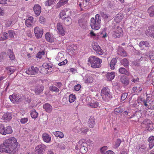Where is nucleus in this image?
Returning <instances> with one entry per match:
<instances>
[{"instance_id":"58","label":"nucleus","mask_w":154,"mask_h":154,"mask_svg":"<svg viewBox=\"0 0 154 154\" xmlns=\"http://www.w3.org/2000/svg\"><path fill=\"white\" fill-rule=\"evenodd\" d=\"M121 143V140L119 139H118L114 145L115 147L116 148H118L120 146Z\"/></svg>"},{"instance_id":"11","label":"nucleus","mask_w":154,"mask_h":154,"mask_svg":"<svg viewBox=\"0 0 154 154\" xmlns=\"http://www.w3.org/2000/svg\"><path fill=\"white\" fill-rule=\"evenodd\" d=\"M143 123L147 125L146 128L149 131H151L153 129V124L151 121L149 120L143 121Z\"/></svg>"},{"instance_id":"23","label":"nucleus","mask_w":154,"mask_h":154,"mask_svg":"<svg viewBox=\"0 0 154 154\" xmlns=\"http://www.w3.org/2000/svg\"><path fill=\"white\" fill-rule=\"evenodd\" d=\"M115 72H113L107 73L106 75L107 80L111 81L114 79L115 76Z\"/></svg>"},{"instance_id":"42","label":"nucleus","mask_w":154,"mask_h":154,"mask_svg":"<svg viewBox=\"0 0 154 154\" xmlns=\"http://www.w3.org/2000/svg\"><path fill=\"white\" fill-rule=\"evenodd\" d=\"M56 0H48L45 2V5L47 6H51L54 3Z\"/></svg>"},{"instance_id":"33","label":"nucleus","mask_w":154,"mask_h":154,"mask_svg":"<svg viewBox=\"0 0 154 154\" xmlns=\"http://www.w3.org/2000/svg\"><path fill=\"white\" fill-rule=\"evenodd\" d=\"M79 26L82 28H84L86 26V23L83 19H80L79 20Z\"/></svg>"},{"instance_id":"3","label":"nucleus","mask_w":154,"mask_h":154,"mask_svg":"<svg viewBox=\"0 0 154 154\" xmlns=\"http://www.w3.org/2000/svg\"><path fill=\"white\" fill-rule=\"evenodd\" d=\"M99 14H97L95 18L92 17L91 19L90 25L93 29L98 30L100 28L101 20Z\"/></svg>"},{"instance_id":"49","label":"nucleus","mask_w":154,"mask_h":154,"mask_svg":"<svg viewBox=\"0 0 154 154\" xmlns=\"http://www.w3.org/2000/svg\"><path fill=\"white\" fill-rule=\"evenodd\" d=\"M5 128L4 125L2 124H0V133L1 134L5 135Z\"/></svg>"},{"instance_id":"52","label":"nucleus","mask_w":154,"mask_h":154,"mask_svg":"<svg viewBox=\"0 0 154 154\" xmlns=\"http://www.w3.org/2000/svg\"><path fill=\"white\" fill-rule=\"evenodd\" d=\"M50 90L53 91H55L56 92H58L59 91V89L57 88L56 87L53 86H51L49 87Z\"/></svg>"},{"instance_id":"45","label":"nucleus","mask_w":154,"mask_h":154,"mask_svg":"<svg viewBox=\"0 0 154 154\" xmlns=\"http://www.w3.org/2000/svg\"><path fill=\"white\" fill-rule=\"evenodd\" d=\"M8 33L6 32H4L3 33V37H0V40H4L7 39L8 37Z\"/></svg>"},{"instance_id":"13","label":"nucleus","mask_w":154,"mask_h":154,"mask_svg":"<svg viewBox=\"0 0 154 154\" xmlns=\"http://www.w3.org/2000/svg\"><path fill=\"white\" fill-rule=\"evenodd\" d=\"M57 29L59 33L62 36L65 35V32L63 28V26L61 23H59L57 24Z\"/></svg>"},{"instance_id":"36","label":"nucleus","mask_w":154,"mask_h":154,"mask_svg":"<svg viewBox=\"0 0 154 154\" xmlns=\"http://www.w3.org/2000/svg\"><path fill=\"white\" fill-rule=\"evenodd\" d=\"M13 131L11 127L8 126L6 128V131H5V135L6 134H11L12 133Z\"/></svg>"},{"instance_id":"26","label":"nucleus","mask_w":154,"mask_h":154,"mask_svg":"<svg viewBox=\"0 0 154 154\" xmlns=\"http://www.w3.org/2000/svg\"><path fill=\"white\" fill-rule=\"evenodd\" d=\"M149 146L150 149H151L154 146V137L152 136L148 139Z\"/></svg>"},{"instance_id":"37","label":"nucleus","mask_w":154,"mask_h":154,"mask_svg":"<svg viewBox=\"0 0 154 154\" xmlns=\"http://www.w3.org/2000/svg\"><path fill=\"white\" fill-rule=\"evenodd\" d=\"M121 64L124 66H127L129 65V61L126 58H124L121 61Z\"/></svg>"},{"instance_id":"15","label":"nucleus","mask_w":154,"mask_h":154,"mask_svg":"<svg viewBox=\"0 0 154 154\" xmlns=\"http://www.w3.org/2000/svg\"><path fill=\"white\" fill-rule=\"evenodd\" d=\"M93 78L92 76L90 74H87L84 78L85 82L87 84L92 83L93 81Z\"/></svg>"},{"instance_id":"41","label":"nucleus","mask_w":154,"mask_h":154,"mask_svg":"<svg viewBox=\"0 0 154 154\" xmlns=\"http://www.w3.org/2000/svg\"><path fill=\"white\" fill-rule=\"evenodd\" d=\"M139 45L140 47H144V46L146 47H149V44L147 41H141L139 44Z\"/></svg>"},{"instance_id":"39","label":"nucleus","mask_w":154,"mask_h":154,"mask_svg":"<svg viewBox=\"0 0 154 154\" xmlns=\"http://www.w3.org/2000/svg\"><path fill=\"white\" fill-rule=\"evenodd\" d=\"M89 106H91V107L92 108H97L98 107H100L99 106V104L98 102H91L89 103Z\"/></svg>"},{"instance_id":"7","label":"nucleus","mask_w":154,"mask_h":154,"mask_svg":"<svg viewBox=\"0 0 154 154\" xmlns=\"http://www.w3.org/2000/svg\"><path fill=\"white\" fill-rule=\"evenodd\" d=\"M47 148V146L43 144L38 145L35 148V152L36 154H43Z\"/></svg>"},{"instance_id":"27","label":"nucleus","mask_w":154,"mask_h":154,"mask_svg":"<svg viewBox=\"0 0 154 154\" xmlns=\"http://www.w3.org/2000/svg\"><path fill=\"white\" fill-rule=\"evenodd\" d=\"M64 24L67 26L71 24L72 22V20L70 18V16H69L66 18H65L64 20H62Z\"/></svg>"},{"instance_id":"20","label":"nucleus","mask_w":154,"mask_h":154,"mask_svg":"<svg viewBox=\"0 0 154 154\" xmlns=\"http://www.w3.org/2000/svg\"><path fill=\"white\" fill-rule=\"evenodd\" d=\"M33 10L36 15L38 16L40 14L41 12V8L39 5L38 4L35 5L33 8Z\"/></svg>"},{"instance_id":"63","label":"nucleus","mask_w":154,"mask_h":154,"mask_svg":"<svg viewBox=\"0 0 154 154\" xmlns=\"http://www.w3.org/2000/svg\"><path fill=\"white\" fill-rule=\"evenodd\" d=\"M12 22L11 20H8L6 22L5 25L7 27H8L12 25Z\"/></svg>"},{"instance_id":"35","label":"nucleus","mask_w":154,"mask_h":154,"mask_svg":"<svg viewBox=\"0 0 154 154\" xmlns=\"http://www.w3.org/2000/svg\"><path fill=\"white\" fill-rule=\"evenodd\" d=\"M45 38L47 41L50 42H52L53 40L51 37V35L48 32L46 33L45 35Z\"/></svg>"},{"instance_id":"40","label":"nucleus","mask_w":154,"mask_h":154,"mask_svg":"<svg viewBox=\"0 0 154 154\" xmlns=\"http://www.w3.org/2000/svg\"><path fill=\"white\" fill-rule=\"evenodd\" d=\"M143 57H142L139 60H136L133 61L132 63L133 65L137 67L139 66H140V61L143 60Z\"/></svg>"},{"instance_id":"43","label":"nucleus","mask_w":154,"mask_h":154,"mask_svg":"<svg viewBox=\"0 0 154 154\" xmlns=\"http://www.w3.org/2000/svg\"><path fill=\"white\" fill-rule=\"evenodd\" d=\"M40 72L43 74H47L48 72H50L52 71L50 69V71H48V70L45 69L44 67H42L40 69Z\"/></svg>"},{"instance_id":"12","label":"nucleus","mask_w":154,"mask_h":154,"mask_svg":"<svg viewBox=\"0 0 154 154\" xmlns=\"http://www.w3.org/2000/svg\"><path fill=\"white\" fill-rule=\"evenodd\" d=\"M33 18L32 16H30L26 20L25 24L28 27H30L32 26L33 23Z\"/></svg>"},{"instance_id":"44","label":"nucleus","mask_w":154,"mask_h":154,"mask_svg":"<svg viewBox=\"0 0 154 154\" xmlns=\"http://www.w3.org/2000/svg\"><path fill=\"white\" fill-rule=\"evenodd\" d=\"M31 115L32 118L35 119L38 116V113L35 110H33L31 111Z\"/></svg>"},{"instance_id":"10","label":"nucleus","mask_w":154,"mask_h":154,"mask_svg":"<svg viewBox=\"0 0 154 154\" xmlns=\"http://www.w3.org/2000/svg\"><path fill=\"white\" fill-rule=\"evenodd\" d=\"M123 32L122 29L119 27H117L113 34V36L115 38H119L123 35Z\"/></svg>"},{"instance_id":"61","label":"nucleus","mask_w":154,"mask_h":154,"mask_svg":"<svg viewBox=\"0 0 154 154\" xmlns=\"http://www.w3.org/2000/svg\"><path fill=\"white\" fill-rule=\"evenodd\" d=\"M107 149V147L104 146L101 148L100 149V152L101 153H103L105 152V151Z\"/></svg>"},{"instance_id":"59","label":"nucleus","mask_w":154,"mask_h":154,"mask_svg":"<svg viewBox=\"0 0 154 154\" xmlns=\"http://www.w3.org/2000/svg\"><path fill=\"white\" fill-rule=\"evenodd\" d=\"M128 96L126 93H123L121 96V99L122 100H124L126 99Z\"/></svg>"},{"instance_id":"29","label":"nucleus","mask_w":154,"mask_h":154,"mask_svg":"<svg viewBox=\"0 0 154 154\" xmlns=\"http://www.w3.org/2000/svg\"><path fill=\"white\" fill-rule=\"evenodd\" d=\"M117 62L116 59L115 58H113L111 60L110 63V66L111 69H114L115 68V66Z\"/></svg>"},{"instance_id":"4","label":"nucleus","mask_w":154,"mask_h":154,"mask_svg":"<svg viewBox=\"0 0 154 154\" xmlns=\"http://www.w3.org/2000/svg\"><path fill=\"white\" fill-rule=\"evenodd\" d=\"M110 89L107 87L103 88L101 91V94L103 100L107 101L110 100L112 96L110 94Z\"/></svg>"},{"instance_id":"2","label":"nucleus","mask_w":154,"mask_h":154,"mask_svg":"<svg viewBox=\"0 0 154 154\" xmlns=\"http://www.w3.org/2000/svg\"><path fill=\"white\" fill-rule=\"evenodd\" d=\"M88 64L94 68H99L101 66V63L102 62V60L95 56L90 57L88 58Z\"/></svg>"},{"instance_id":"57","label":"nucleus","mask_w":154,"mask_h":154,"mask_svg":"<svg viewBox=\"0 0 154 154\" xmlns=\"http://www.w3.org/2000/svg\"><path fill=\"white\" fill-rule=\"evenodd\" d=\"M28 120V118H24L21 119L20 121V122L22 124H24L26 123Z\"/></svg>"},{"instance_id":"56","label":"nucleus","mask_w":154,"mask_h":154,"mask_svg":"<svg viewBox=\"0 0 154 154\" xmlns=\"http://www.w3.org/2000/svg\"><path fill=\"white\" fill-rule=\"evenodd\" d=\"M7 69L11 73L10 75L13 73L16 70V68L13 67H8Z\"/></svg>"},{"instance_id":"24","label":"nucleus","mask_w":154,"mask_h":154,"mask_svg":"<svg viewBox=\"0 0 154 154\" xmlns=\"http://www.w3.org/2000/svg\"><path fill=\"white\" fill-rule=\"evenodd\" d=\"M88 126L90 128H93L95 125L94 118L93 116H91L88 121Z\"/></svg>"},{"instance_id":"9","label":"nucleus","mask_w":154,"mask_h":154,"mask_svg":"<svg viewBox=\"0 0 154 154\" xmlns=\"http://www.w3.org/2000/svg\"><path fill=\"white\" fill-rule=\"evenodd\" d=\"M39 70L37 67L32 66L31 67L28 68L26 70V72L28 75H32L37 73Z\"/></svg>"},{"instance_id":"21","label":"nucleus","mask_w":154,"mask_h":154,"mask_svg":"<svg viewBox=\"0 0 154 154\" xmlns=\"http://www.w3.org/2000/svg\"><path fill=\"white\" fill-rule=\"evenodd\" d=\"M118 54L121 56L124 57L127 56L128 54L123 49L122 47L119 48Z\"/></svg>"},{"instance_id":"22","label":"nucleus","mask_w":154,"mask_h":154,"mask_svg":"<svg viewBox=\"0 0 154 154\" xmlns=\"http://www.w3.org/2000/svg\"><path fill=\"white\" fill-rule=\"evenodd\" d=\"M43 108L45 111L48 113L51 112L52 109V106L48 103L44 104L43 106Z\"/></svg>"},{"instance_id":"50","label":"nucleus","mask_w":154,"mask_h":154,"mask_svg":"<svg viewBox=\"0 0 154 154\" xmlns=\"http://www.w3.org/2000/svg\"><path fill=\"white\" fill-rule=\"evenodd\" d=\"M82 2L79 5L81 6L82 5L83 7H86L87 6L88 2H89V0H82Z\"/></svg>"},{"instance_id":"25","label":"nucleus","mask_w":154,"mask_h":154,"mask_svg":"<svg viewBox=\"0 0 154 154\" xmlns=\"http://www.w3.org/2000/svg\"><path fill=\"white\" fill-rule=\"evenodd\" d=\"M42 138L44 141L47 142H49L51 140V137L48 134L44 133L42 134Z\"/></svg>"},{"instance_id":"46","label":"nucleus","mask_w":154,"mask_h":154,"mask_svg":"<svg viewBox=\"0 0 154 154\" xmlns=\"http://www.w3.org/2000/svg\"><path fill=\"white\" fill-rule=\"evenodd\" d=\"M75 95L70 94L69 96V101L70 103L73 102L75 100Z\"/></svg>"},{"instance_id":"34","label":"nucleus","mask_w":154,"mask_h":154,"mask_svg":"<svg viewBox=\"0 0 154 154\" xmlns=\"http://www.w3.org/2000/svg\"><path fill=\"white\" fill-rule=\"evenodd\" d=\"M148 11L150 17H153L154 16V6H152L148 8Z\"/></svg>"},{"instance_id":"14","label":"nucleus","mask_w":154,"mask_h":154,"mask_svg":"<svg viewBox=\"0 0 154 154\" xmlns=\"http://www.w3.org/2000/svg\"><path fill=\"white\" fill-rule=\"evenodd\" d=\"M44 89V86L42 85L36 86L34 89L35 93L36 95H39L42 92Z\"/></svg>"},{"instance_id":"16","label":"nucleus","mask_w":154,"mask_h":154,"mask_svg":"<svg viewBox=\"0 0 154 154\" xmlns=\"http://www.w3.org/2000/svg\"><path fill=\"white\" fill-rule=\"evenodd\" d=\"M93 48L96 52L99 55H101L103 54V51L101 49L99 45L97 44L94 45L93 46Z\"/></svg>"},{"instance_id":"62","label":"nucleus","mask_w":154,"mask_h":154,"mask_svg":"<svg viewBox=\"0 0 154 154\" xmlns=\"http://www.w3.org/2000/svg\"><path fill=\"white\" fill-rule=\"evenodd\" d=\"M100 14L103 18H108V15L106 14H105L104 12H100Z\"/></svg>"},{"instance_id":"48","label":"nucleus","mask_w":154,"mask_h":154,"mask_svg":"<svg viewBox=\"0 0 154 154\" xmlns=\"http://www.w3.org/2000/svg\"><path fill=\"white\" fill-rule=\"evenodd\" d=\"M8 33L10 38H14V35H15V33L14 31L12 30H9L8 31Z\"/></svg>"},{"instance_id":"51","label":"nucleus","mask_w":154,"mask_h":154,"mask_svg":"<svg viewBox=\"0 0 154 154\" xmlns=\"http://www.w3.org/2000/svg\"><path fill=\"white\" fill-rule=\"evenodd\" d=\"M45 54V52L44 51H40L37 54L36 57L38 58H41Z\"/></svg>"},{"instance_id":"60","label":"nucleus","mask_w":154,"mask_h":154,"mask_svg":"<svg viewBox=\"0 0 154 154\" xmlns=\"http://www.w3.org/2000/svg\"><path fill=\"white\" fill-rule=\"evenodd\" d=\"M80 128L79 127L77 126L75 127L73 130V131L75 133H79L80 132Z\"/></svg>"},{"instance_id":"1","label":"nucleus","mask_w":154,"mask_h":154,"mask_svg":"<svg viewBox=\"0 0 154 154\" xmlns=\"http://www.w3.org/2000/svg\"><path fill=\"white\" fill-rule=\"evenodd\" d=\"M19 146L16 139L11 137L5 140L3 144L0 145V152L15 154L17 152Z\"/></svg>"},{"instance_id":"53","label":"nucleus","mask_w":154,"mask_h":154,"mask_svg":"<svg viewBox=\"0 0 154 154\" xmlns=\"http://www.w3.org/2000/svg\"><path fill=\"white\" fill-rule=\"evenodd\" d=\"M84 143H86V146H87L89 148L90 146L93 144V142L90 139H88L86 140L85 142Z\"/></svg>"},{"instance_id":"30","label":"nucleus","mask_w":154,"mask_h":154,"mask_svg":"<svg viewBox=\"0 0 154 154\" xmlns=\"http://www.w3.org/2000/svg\"><path fill=\"white\" fill-rule=\"evenodd\" d=\"M53 133L56 137H59L60 138H62L64 137V135L63 133L61 132L56 131L53 132Z\"/></svg>"},{"instance_id":"55","label":"nucleus","mask_w":154,"mask_h":154,"mask_svg":"<svg viewBox=\"0 0 154 154\" xmlns=\"http://www.w3.org/2000/svg\"><path fill=\"white\" fill-rule=\"evenodd\" d=\"M42 67H44L46 69L48 70V71H50V69L51 70L52 68V66H49L48 64L46 63L42 65Z\"/></svg>"},{"instance_id":"8","label":"nucleus","mask_w":154,"mask_h":154,"mask_svg":"<svg viewBox=\"0 0 154 154\" xmlns=\"http://www.w3.org/2000/svg\"><path fill=\"white\" fill-rule=\"evenodd\" d=\"M34 32L35 36L37 38H41L43 33V29L38 26H36L34 28Z\"/></svg>"},{"instance_id":"47","label":"nucleus","mask_w":154,"mask_h":154,"mask_svg":"<svg viewBox=\"0 0 154 154\" xmlns=\"http://www.w3.org/2000/svg\"><path fill=\"white\" fill-rule=\"evenodd\" d=\"M88 129L86 128H81L80 129V132L82 134H86L87 133L88 131Z\"/></svg>"},{"instance_id":"28","label":"nucleus","mask_w":154,"mask_h":154,"mask_svg":"<svg viewBox=\"0 0 154 154\" xmlns=\"http://www.w3.org/2000/svg\"><path fill=\"white\" fill-rule=\"evenodd\" d=\"M123 17V15L121 14H117L114 20L116 22L119 23L122 20Z\"/></svg>"},{"instance_id":"54","label":"nucleus","mask_w":154,"mask_h":154,"mask_svg":"<svg viewBox=\"0 0 154 154\" xmlns=\"http://www.w3.org/2000/svg\"><path fill=\"white\" fill-rule=\"evenodd\" d=\"M124 110L121 107H119L118 108H116L114 110V112L115 113H120L122 112Z\"/></svg>"},{"instance_id":"19","label":"nucleus","mask_w":154,"mask_h":154,"mask_svg":"<svg viewBox=\"0 0 154 154\" xmlns=\"http://www.w3.org/2000/svg\"><path fill=\"white\" fill-rule=\"evenodd\" d=\"M120 81L124 86L127 85L129 83L128 79L125 75H123L120 78Z\"/></svg>"},{"instance_id":"17","label":"nucleus","mask_w":154,"mask_h":154,"mask_svg":"<svg viewBox=\"0 0 154 154\" xmlns=\"http://www.w3.org/2000/svg\"><path fill=\"white\" fill-rule=\"evenodd\" d=\"M86 144L84 143H82L81 144L80 151L82 153H85L87 151L88 147H86Z\"/></svg>"},{"instance_id":"32","label":"nucleus","mask_w":154,"mask_h":154,"mask_svg":"<svg viewBox=\"0 0 154 154\" xmlns=\"http://www.w3.org/2000/svg\"><path fill=\"white\" fill-rule=\"evenodd\" d=\"M119 72L122 74H124L126 75H129V73L127 70L123 67H121L119 69Z\"/></svg>"},{"instance_id":"5","label":"nucleus","mask_w":154,"mask_h":154,"mask_svg":"<svg viewBox=\"0 0 154 154\" xmlns=\"http://www.w3.org/2000/svg\"><path fill=\"white\" fill-rule=\"evenodd\" d=\"M71 15V11L69 8H65L60 12L59 17L62 20L66 18Z\"/></svg>"},{"instance_id":"6","label":"nucleus","mask_w":154,"mask_h":154,"mask_svg":"<svg viewBox=\"0 0 154 154\" xmlns=\"http://www.w3.org/2000/svg\"><path fill=\"white\" fill-rule=\"evenodd\" d=\"M9 98L11 101L13 103H18L21 102L22 99L21 97L19 94L14 93L10 95Z\"/></svg>"},{"instance_id":"31","label":"nucleus","mask_w":154,"mask_h":154,"mask_svg":"<svg viewBox=\"0 0 154 154\" xmlns=\"http://www.w3.org/2000/svg\"><path fill=\"white\" fill-rule=\"evenodd\" d=\"M68 1V0H60L57 4V7L60 8L66 4L67 3Z\"/></svg>"},{"instance_id":"38","label":"nucleus","mask_w":154,"mask_h":154,"mask_svg":"<svg viewBox=\"0 0 154 154\" xmlns=\"http://www.w3.org/2000/svg\"><path fill=\"white\" fill-rule=\"evenodd\" d=\"M8 52L9 54L10 60H13L15 59V56L13 52L11 49H9Z\"/></svg>"},{"instance_id":"18","label":"nucleus","mask_w":154,"mask_h":154,"mask_svg":"<svg viewBox=\"0 0 154 154\" xmlns=\"http://www.w3.org/2000/svg\"><path fill=\"white\" fill-rule=\"evenodd\" d=\"M12 119L11 115V113H7L5 114L2 118V120H3L5 122H7V121H9Z\"/></svg>"},{"instance_id":"64","label":"nucleus","mask_w":154,"mask_h":154,"mask_svg":"<svg viewBox=\"0 0 154 154\" xmlns=\"http://www.w3.org/2000/svg\"><path fill=\"white\" fill-rule=\"evenodd\" d=\"M81 85H80L78 84L74 87V89L76 91H78L80 90L81 88Z\"/></svg>"}]
</instances>
